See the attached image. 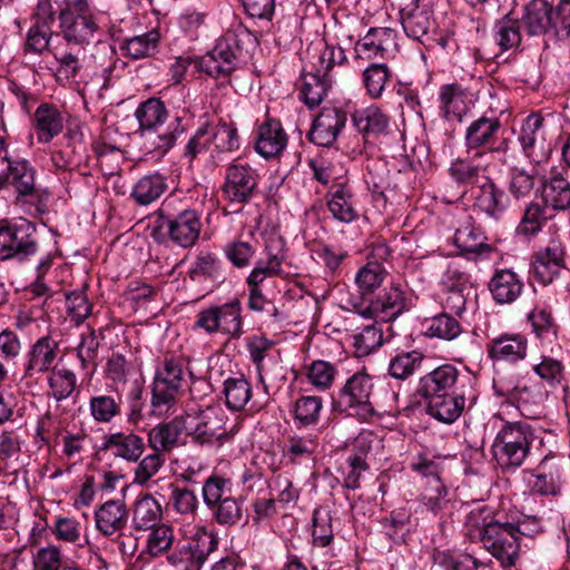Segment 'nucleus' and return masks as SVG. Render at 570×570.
I'll use <instances>...</instances> for the list:
<instances>
[{
    "instance_id": "473e14b6",
    "label": "nucleus",
    "mask_w": 570,
    "mask_h": 570,
    "mask_svg": "<svg viewBox=\"0 0 570 570\" xmlns=\"http://www.w3.org/2000/svg\"><path fill=\"white\" fill-rule=\"evenodd\" d=\"M553 7L548 0H531L524 8L522 23L531 36L552 33Z\"/></svg>"
},
{
    "instance_id": "b1692460",
    "label": "nucleus",
    "mask_w": 570,
    "mask_h": 570,
    "mask_svg": "<svg viewBox=\"0 0 570 570\" xmlns=\"http://www.w3.org/2000/svg\"><path fill=\"white\" fill-rule=\"evenodd\" d=\"M287 145V135L279 120L268 118L259 127L255 150L264 158L278 156Z\"/></svg>"
},
{
    "instance_id": "6e6552de",
    "label": "nucleus",
    "mask_w": 570,
    "mask_h": 570,
    "mask_svg": "<svg viewBox=\"0 0 570 570\" xmlns=\"http://www.w3.org/2000/svg\"><path fill=\"white\" fill-rule=\"evenodd\" d=\"M352 304L358 315L387 323L406 309V297L399 286L391 285L381 289L374 297Z\"/></svg>"
},
{
    "instance_id": "a878e982",
    "label": "nucleus",
    "mask_w": 570,
    "mask_h": 570,
    "mask_svg": "<svg viewBox=\"0 0 570 570\" xmlns=\"http://www.w3.org/2000/svg\"><path fill=\"white\" fill-rule=\"evenodd\" d=\"M238 66L239 61H237L235 53L225 51L217 45L212 51L200 58H197L195 61V67L199 71L205 72L215 79H222L223 82L225 80L228 81L230 75L238 68Z\"/></svg>"
},
{
    "instance_id": "49530a36",
    "label": "nucleus",
    "mask_w": 570,
    "mask_h": 570,
    "mask_svg": "<svg viewBox=\"0 0 570 570\" xmlns=\"http://www.w3.org/2000/svg\"><path fill=\"white\" fill-rule=\"evenodd\" d=\"M387 273L377 262H368L356 274L355 282L361 294V301L368 299L379 288Z\"/></svg>"
},
{
    "instance_id": "dca6fc26",
    "label": "nucleus",
    "mask_w": 570,
    "mask_h": 570,
    "mask_svg": "<svg viewBox=\"0 0 570 570\" xmlns=\"http://www.w3.org/2000/svg\"><path fill=\"white\" fill-rule=\"evenodd\" d=\"M101 450L115 459L136 463L145 452V441L130 430L112 432L104 436Z\"/></svg>"
},
{
    "instance_id": "774afa93",
    "label": "nucleus",
    "mask_w": 570,
    "mask_h": 570,
    "mask_svg": "<svg viewBox=\"0 0 570 570\" xmlns=\"http://www.w3.org/2000/svg\"><path fill=\"white\" fill-rule=\"evenodd\" d=\"M169 504L180 514H194L198 508L196 493L188 488L170 484Z\"/></svg>"
},
{
    "instance_id": "7c9ffc66",
    "label": "nucleus",
    "mask_w": 570,
    "mask_h": 570,
    "mask_svg": "<svg viewBox=\"0 0 570 570\" xmlns=\"http://www.w3.org/2000/svg\"><path fill=\"white\" fill-rule=\"evenodd\" d=\"M32 124L38 141L48 144L62 131L63 117L56 106L41 104L33 114Z\"/></svg>"
},
{
    "instance_id": "4be33fe9",
    "label": "nucleus",
    "mask_w": 570,
    "mask_h": 570,
    "mask_svg": "<svg viewBox=\"0 0 570 570\" xmlns=\"http://www.w3.org/2000/svg\"><path fill=\"white\" fill-rule=\"evenodd\" d=\"M487 353L494 362L514 364L525 358L528 341L520 334H502L487 344Z\"/></svg>"
},
{
    "instance_id": "de8ad7c7",
    "label": "nucleus",
    "mask_w": 570,
    "mask_h": 570,
    "mask_svg": "<svg viewBox=\"0 0 570 570\" xmlns=\"http://www.w3.org/2000/svg\"><path fill=\"white\" fill-rule=\"evenodd\" d=\"M165 178L159 174L141 177L135 185L131 197L139 205H149L158 199L166 190Z\"/></svg>"
},
{
    "instance_id": "423d86ee",
    "label": "nucleus",
    "mask_w": 570,
    "mask_h": 570,
    "mask_svg": "<svg viewBox=\"0 0 570 570\" xmlns=\"http://www.w3.org/2000/svg\"><path fill=\"white\" fill-rule=\"evenodd\" d=\"M185 383L184 362L166 357L156 372L153 384L151 406L155 413L166 414L177 401Z\"/></svg>"
},
{
    "instance_id": "e433bc0d",
    "label": "nucleus",
    "mask_w": 570,
    "mask_h": 570,
    "mask_svg": "<svg viewBox=\"0 0 570 570\" xmlns=\"http://www.w3.org/2000/svg\"><path fill=\"white\" fill-rule=\"evenodd\" d=\"M542 197L546 205L553 209L570 208V180L563 173H552L543 185Z\"/></svg>"
},
{
    "instance_id": "864d4df0",
    "label": "nucleus",
    "mask_w": 570,
    "mask_h": 570,
    "mask_svg": "<svg viewBox=\"0 0 570 570\" xmlns=\"http://www.w3.org/2000/svg\"><path fill=\"white\" fill-rule=\"evenodd\" d=\"M100 341L92 330L81 335V342L77 347V356L82 370L92 375L98 366Z\"/></svg>"
},
{
    "instance_id": "4d7b16f0",
    "label": "nucleus",
    "mask_w": 570,
    "mask_h": 570,
    "mask_svg": "<svg viewBox=\"0 0 570 570\" xmlns=\"http://www.w3.org/2000/svg\"><path fill=\"white\" fill-rule=\"evenodd\" d=\"M283 257L268 253L266 261L259 259L246 278L248 286L261 287L264 281L281 275Z\"/></svg>"
},
{
    "instance_id": "393cba45",
    "label": "nucleus",
    "mask_w": 570,
    "mask_h": 570,
    "mask_svg": "<svg viewBox=\"0 0 570 570\" xmlns=\"http://www.w3.org/2000/svg\"><path fill=\"white\" fill-rule=\"evenodd\" d=\"M8 161L7 173L2 178V186L11 187L19 197H29L37 194L35 169L24 159Z\"/></svg>"
},
{
    "instance_id": "bf43d9fd",
    "label": "nucleus",
    "mask_w": 570,
    "mask_h": 570,
    "mask_svg": "<svg viewBox=\"0 0 570 570\" xmlns=\"http://www.w3.org/2000/svg\"><path fill=\"white\" fill-rule=\"evenodd\" d=\"M426 332L430 336L451 341L461 333L460 323L449 314H440L428 321Z\"/></svg>"
},
{
    "instance_id": "052dcab7",
    "label": "nucleus",
    "mask_w": 570,
    "mask_h": 570,
    "mask_svg": "<svg viewBox=\"0 0 570 570\" xmlns=\"http://www.w3.org/2000/svg\"><path fill=\"white\" fill-rule=\"evenodd\" d=\"M533 333L542 341L551 342L557 336V324L550 311L535 307L528 316Z\"/></svg>"
},
{
    "instance_id": "aec40b11",
    "label": "nucleus",
    "mask_w": 570,
    "mask_h": 570,
    "mask_svg": "<svg viewBox=\"0 0 570 570\" xmlns=\"http://www.w3.org/2000/svg\"><path fill=\"white\" fill-rule=\"evenodd\" d=\"M346 122L344 111L335 107H325L315 118L309 131V140L318 146H332Z\"/></svg>"
},
{
    "instance_id": "ea45409f",
    "label": "nucleus",
    "mask_w": 570,
    "mask_h": 570,
    "mask_svg": "<svg viewBox=\"0 0 570 570\" xmlns=\"http://www.w3.org/2000/svg\"><path fill=\"white\" fill-rule=\"evenodd\" d=\"M140 129L159 131L166 122L168 112L165 104L158 98H149L141 102L135 111Z\"/></svg>"
},
{
    "instance_id": "f8f14e48",
    "label": "nucleus",
    "mask_w": 570,
    "mask_h": 570,
    "mask_svg": "<svg viewBox=\"0 0 570 570\" xmlns=\"http://www.w3.org/2000/svg\"><path fill=\"white\" fill-rule=\"evenodd\" d=\"M563 268H566L564 247L559 240L552 239L546 247L533 254L530 274L534 281L547 286L559 277Z\"/></svg>"
},
{
    "instance_id": "2eb2a0df",
    "label": "nucleus",
    "mask_w": 570,
    "mask_h": 570,
    "mask_svg": "<svg viewBox=\"0 0 570 570\" xmlns=\"http://www.w3.org/2000/svg\"><path fill=\"white\" fill-rule=\"evenodd\" d=\"M401 22L410 38L420 41L426 49L434 48L430 32L434 31L435 22L431 10L417 4L409 6L401 11Z\"/></svg>"
},
{
    "instance_id": "1a4fd4ad",
    "label": "nucleus",
    "mask_w": 570,
    "mask_h": 570,
    "mask_svg": "<svg viewBox=\"0 0 570 570\" xmlns=\"http://www.w3.org/2000/svg\"><path fill=\"white\" fill-rule=\"evenodd\" d=\"M502 124L499 117L481 116L473 120L465 129L464 144L468 150H488L490 153H505L509 148L508 139L501 138Z\"/></svg>"
},
{
    "instance_id": "09e8293b",
    "label": "nucleus",
    "mask_w": 570,
    "mask_h": 570,
    "mask_svg": "<svg viewBox=\"0 0 570 570\" xmlns=\"http://www.w3.org/2000/svg\"><path fill=\"white\" fill-rule=\"evenodd\" d=\"M233 482L229 478H225L218 473L209 475L203 484V498L207 508L217 507L225 502V499L233 498Z\"/></svg>"
},
{
    "instance_id": "2f4dec72",
    "label": "nucleus",
    "mask_w": 570,
    "mask_h": 570,
    "mask_svg": "<svg viewBox=\"0 0 570 570\" xmlns=\"http://www.w3.org/2000/svg\"><path fill=\"white\" fill-rule=\"evenodd\" d=\"M394 43V33L390 28H371L355 45L356 57L364 60L383 58Z\"/></svg>"
},
{
    "instance_id": "39448f33",
    "label": "nucleus",
    "mask_w": 570,
    "mask_h": 570,
    "mask_svg": "<svg viewBox=\"0 0 570 570\" xmlns=\"http://www.w3.org/2000/svg\"><path fill=\"white\" fill-rule=\"evenodd\" d=\"M345 61L346 56L341 47L324 43L318 50L316 71L303 75L299 89V98L308 108L313 109L323 101L331 86L330 71Z\"/></svg>"
},
{
    "instance_id": "79ce46f5",
    "label": "nucleus",
    "mask_w": 570,
    "mask_h": 570,
    "mask_svg": "<svg viewBox=\"0 0 570 570\" xmlns=\"http://www.w3.org/2000/svg\"><path fill=\"white\" fill-rule=\"evenodd\" d=\"M465 91L459 85H445L440 91L441 109L449 120L460 121L466 112Z\"/></svg>"
},
{
    "instance_id": "5701e85b",
    "label": "nucleus",
    "mask_w": 570,
    "mask_h": 570,
    "mask_svg": "<svg viewBox=\"0 0 570 570\" xmlns=\"http://www.w3.org/2000/svg\"><path fill=\"white\" fill-rule=\"evenodd\" d=\"M425 399L429 400L426 412L435 420L445 424L455 422L461 416L465 406L463 391L433 394Z\"/></svg>"
},
{
    "instance_id": "9b49d317",
    "label": "nucleus",
    "mask_w": 570,
    "mask_h": 570,
    "mask_svg": "<svg viewBox=\"0 0 570 570\" xmlns=\"http://www.w3.org/2000/svg\"><path fill=\"white\" fill-rule=\"evenodd\" d=\"M258 181V175L247 164L234 161L226 168L225 181L222 187L223 196L229 203L246 204L253 197Z\"/></svg>"
},
{
    "instance_id": "3c124183",
    "label": "nucleus",
    "mask_w": 570,
    "mask_h": 570,
    "mask_svg": "<svg viewBox=\"0 0 570 570\" xmlns=\"http://www.w3.org/2000/svg\"><path fill=\"white\" fill-rule=\"evenodd\" d=\"M424 355L419 351L399 353L390 361L389 374L396 380L404 381L422 367Z\"/></svg>"
},
{
    "instance_id": "a211bd4d",
    "label": "nucleus",
    "mask_w": 570,
    "mask_h": 570,
    "mask_svg": "<svg viewBox=\"0 0 570 570\" xmlns=\"http://www.w3.org/2000/svg\"><path fill=\"white\" fill-rule=\"evenodd\" d=\"M469 381L468 375H460V371L452 364H443L425 374L420 380L417 392L423 397L433 394L449 393L450 390L459 391L458 384L464 386Z\"/></svg>"
},
{
    "instance_id": "a18cd8bd",
    "label": "nucleus",
    "mask_w": 570,
    "mask_h": 570,
    "mask_svg": "<svg viewBox=\"0 0 570 570\" xmlns=\"http://www.w3.org/2000/svg\"><path fill=\"white\" fill-rule=\"evenodd\" d=\"M226 406L232 411H243L252 399V384L243 376L228 377L224 382Z\"/></svg>"
},
{
    "instance_id": "f704fd0d",
    "label": "nucleus",
    "mask_w": 570,
    "mask_h": 570,
    "mask_svg": "<svg viewBox=\"0 0 570 570\" xmlns=\"http://www.w3.org/2000/svg\"><path fill=\"white\" fill-rule=\"evenodd\" d=\"M327 196V207L334 218L344 223H351L358 217L354 194L350 186L346 184L333 185Z\"/></svg>"
},
{
    "instance_id": "cd10ccee",
    "label": "nucleus",
    "mask_w": 570,
    "mask_h": 570,
    "mask_svg": "<svg viewBox=\"0 0 570 570\" xmlns=\"http://www.w3.org/2000/svg\"><path fill=\"white\" fill-rule=\"evenodd\" d=\"M523 282L512 269H497L489 282V291L498 304H511L515 302L522 291Z\"/></svg>"
},
{
    "instance_id": "c03bdc74",
    "label": "nucleus",
    "mask_w": 570,
    "mask_h": 570,
    "mask_svg": "<svg viewBox=\"0 0 570 570\" xmlns=\"http://www.w3.org/2000/svg\"><path fill=\"white\" fill-rule=\"evenodd\" d=\"M163 515L161 505L151 494L140 497L135 504L132 521L138 530L154 528Z\"/></svg>"
},
{
    "instance_id": "58836bf2",
    "label": "nucleus",
    "mask_w": 570,
    "mask_h": 570,
    "mask_svg": "<svg viewBox=\"0 0 570 570\" xmlns=\"http://www.w3.org/2000/svg\"><path fill=\"white\" fill-rule=\"evenodd\" d=\"M323 410L321 396L304 395L298 397L293 406V419L296 428H309L320 422Z\"/></svg>"
},
{
    "instance_id": "0e129e2a",
    "label": "nucleus",
    "mask_w": 570,
    "mask_h": 570,
    "mask_svg": "<svg viewBox=\"0 0 570 570\" xmlns=\"http://www.w3.org/2000/svg\"><path fill=\"white\" fill-rule=\"evenodd\" d=\"M313 542L317 547H327L334 538L332 517L328 510L316 509L313 515Z\"/></svg>"
},
{
    "instance_id": "ddd939ff",
    "label": "nucleus",
    "mask_w": 570,
    "mask_h": 570,
    "mask_svg": "<svg viewBox=\"0 0 570 570\" xmlns=\"http://www.w3.org/2000/svg\"><path fill=\"white\" fill-rule=\"evenodd\" d=\"M163 227L166 228L173 243L189 248L197 243L203 224L200 214L196 209L187 208L176 215L166 217Z\"/></svg>"
},
{
    "instance_id": "8fccbe9b",
    "label": "nucleus",
    "mask_w": 570,
    "mask_h": 570,
    "mask_svg": "<svg viewBox=\"0 0 570 570\" xmlns=\"http://www.w3.org/2000/svg\"><path fill=\"white\" fill-rule=\"evenodd\" d=\"M209 142L219 153L234 151L239 148L237 128L233 124H206Z\"/></svg>"
},
{
    "instance_id": "69168bd1",
    "label": "nucleus",
    "mask_w": 570,
    "mask_h": 570,
    "mask_svg": "<svg viewBox=\"0 0 570 570\" xmlns=\"http://www.w3.org/2000/svg\"><path fill=\"white\" fill-rule=\"evenodd\" d=\"M106 374L116 384H125L137 375V370L124 355L114 354L107 362Z\"/></svg>"
},
{
    "instance_id": "f3484780",
    "label": "nucleus",
    "mask_w": 570,
    "mask_h": 570,
    "mask_svg": "<svg viewBox=\"0 0 570 570\" xmlns=\"http://www.w3.org/2000/svg\"><path fill=\"white\" fill-rule=\"evenodd\" d=\"M546 119L540 114L529 115L522 124L519 140L527 157L534 163H540L547 156L549 148L546 146L547 130Z\"/></svg>"
},
{
    "instance_id": "37998d69",
    "label": "nucleus",
    "mask_w": 570,
    "mask_h": 570,
    "mask_svg": "<svg viewBox=\"0 0 570 570\" xmlns=\"http://www.w3.org/2000/svg\"><path fill=\"white\" fill-rule=\"evenodd\" d=\"M213 517L216 522L224 527H234L240 523H247L248 514L244 507L242 497L225 499V502L212 508Z\"/></svg>"
},
{
    "instance_id": "603ef678",
    "label": "nucleus",
    "mask_w": 570,
    "mask_h": 570,
    "mask_svg": "<svg viewBox=\"0 0 570 570\" xmlns=\"http://www.w3.org/2000/svg\"><path fill=\"white\" fill-rule=\"evenodd\" d=\"M89 409L92 419L98 423H110L121 411V399L111 395L90 397Z\"/></svg>"
},
{
    "instance_id": "13d9d810",
    "label": "nucleus",
    "mask_w": 570,
    "mask_h": 570,
    "mask_svg": "<svg viewBox=\"0 0 570 570\" xmlns=\"http://www.w3.org/2000/svg\"><path fill=\"white\" fill-rule=\"evenodd\" d=\"M337 368L334 364L316 360L313 361L307 368V380L320 391L328 390L335 380Z\"/></svg>"
},
{
    "instance_id": "e2e57ef3",
    "label": "nucleus",
    "mask_w": 570,
    "mask_h": 570,
    "mask_svg": "<svg viewBox=\"0 0 570 570\" xmlns=\"http://www.w3.org/2000/svg\"><path fill=\"white\" fill-rule=\"evenodd\" d=\"M495 40L505 51L515 48L521 42V33L518 20L505 17L495 26Z\"/></svg>"
},
{
    "instance_id": "a19ab883",
    "label": "nucleus",
    "mask_w": 570,
    "mask_h": 570,
    "mask_svg": "<svg viewBox=\"0 0 570 570\" xmlns=\"http://www.w3.org/2000/svg\"><path fill=\"white\" fill-rule=\"evenodd\" d=\"M159 40V32L151 30L144 35L126 39L120 46V50L125 56L135 60L148 58L157 52Z\"/></svg>"
},
{
    "instance_id": "338daca9",
    "label": "nucleus",
    "mask_w": 570,
    "mask_h": 570,
    "mask_svg": "<svg viewBox=\"0 0 570 570\" xmlns=\"http://www.w3.org/2000/svg\"><path fill=\"white\" fill-rule=\"evenodd\" d=\"M147 540V551L151 557H158L170 549L174 543V531L169 525L160 524L150 529Z\"/></svg>"
},
{
    "instance_id": "72a5a7b5",
    "label": "nucleus",
    "mask_w": 570,
    "mask_h": 570,
    "mask_svg": "<svg viewBox=\"0 0 570 570\" xmlns=\"http://www.w3.org/2000/svg\"><path fill=\"white\" fill-rule=\"evenodd\" d=\"M488 238L483 232L472 222H466L456 228L453 242L462 254L475 256L488 255L493 247L487 243Z\"/></svg>"
},
{
    "instance_id": "7ed1b4c3",
    "label": "nucleus",
    "mask_w": 570,
    "mask_h": 570,
    "mask_svg": "<svg viewBox=\"0 0 570 570\" xmlns=\"http://www.w3.org/2000/svg\"><path fill=\"white\" fill-rule=\"evenodd\" d=\"M61 33L65 41L82 51L85 47L95 41L99 32V24L89 6L88 0H67L59 12Z\"/></svg>"
},
{
    "instance_id": "9d476101",
    "label": "nucleus",
    "mask_w": 570,
    "mask_h": 570,
    "mask_svg": "<svg viewBox=\"0 0 570 570\" xmlns=\"http://www.w3.org/2000/svg\"><path fill=\"white\" fill-rule=\"evenodd\" d=\"M37 252L35 228L29 222L0 226V261L24 259Z\"/></svg>"
},
{
    "instance_id": "6e6d98bb",
    "label": "nucleus",
    "mask_w": 570,
    "mask_h": 570,
    "mask_svg": "<svg viewBox=\"0 0 570 570\" xmlns=\"http://www.w3.org/2000/svg\"><path fill=\"white\" fill-rule=\"evenodd\" d=\"M252 42V33L242 24H238L228 29L218 40L217 46H219V48L224 49L225 51L235 53L237 61L240 62L245 46Z\"/></svg>"
},
{
    "instance_id": "20e7f679",
    "label": "nucleus",
    "mask_w": 570,
    "mask_h": 570,
    "mask_svg": "<svg viewBox=\"0 0 570 570\" xmlns=\"http://www.w3.org/2000/svg\"><path fill=\"white\" fill-rule=\"evenodd\" d=\"M522 532L511 522L483 519L479 528V539L483 548L489 551L503 567L515 564L520 552Z\"/></svg>"
},
{
    "instance_id": "c756f323",
    "label": "nucleus",
    "mask_w": 570,
    "mask_h": 570,
    "mask_svg": "<svg viewBox=\"0 0 570 570\" xmlns=\"http://www.w3.org/2000/svg\"><path fill=\"white\" fill-rule=\"evenodd\" d=\"M186 419L189 421L187 425L190 426L187 434L193 435L202 444L218 440L225 433L223 421L213 409L202 411L198 416L187 414Z\"/></svg>"
},
{
    "instance_id": "4468645a",
    "label": "nucleus",
    "mask_w": 570,
    "mask_h": 570,
    "mask_svg": "<svg viewBox=\"0 0 570 570\" xmlns=\"http://www.w3.org/2000/svg\"><path fill=\"white\" fill-rule=\"evenodd\" d=\"M60 354L59 342L50 335L38 338L26 354L24 377L32 379L56 368Z\"/></svg>"
},
{
    "instance_id": "5fc2aeb1",
    "label": "nucleus",
    "mask_w": 570,
    "mask_h": 570,
    "mask_svg": "<svg viewBox=\"0 0 570 570\" xmlns=\"http://www.w3.org/2000/svg\"><path fill=\"white\" fill-rule=\"evenodd\" d=\"M48 374L50 393L57 401L65 400L71 395L77 381L76 375L71 370L56 367Z\"/></svg>"
},
{
    "instance_id": "4c0bfd02",
    "label": "nucleus",
    "mask_w": 570,
    "mask_h": 570,
    "mask_svg": "<svg viewBox=\"0 0 570 570\" xmlns=\"http://www.w3.org/2000/svg\"><path fill=\"white\" fill-rule=\"evenodd\" d=\"M188 554L189 568L199 570L209 554L217 549V539L204 529H197L188 544L184 548Z\"/></svg>"
},
{
    "instance_id": "f03ea898",
    "label": "nucleus",
    "mask_w": 570,
    "mask_h": 570,
    "mask_svg": "<svg viewBox=\"0 0 570 570\" xmlns=\"http://www.w3.org/2000/svg\"><path fill=\"white\" fill-rule=\"evenodd\" d=\"M373 389V380L367 373H354L336 393L332 394V411L361 422L372 421L376 415L371 401Z\"/></svg>"
},
{
    "instance_id": "f257e3e1",
    "label": "nucleus",
    "mask_w": 570,
    "mask_h": 570,
    "mask_svg": "<svg viewBox=\"0 0 570 570\" xmlns=\"http://www.w3.org/2000/svg\"><path fill=\"white\" fill-rule=\"evenodd\" d=\"M543 445V438L532 425L522 421H508L497 433L491 451L501 469L515 470L527 459L541 455Z\"/></svg>"
},
{
    "instance_id": "c9c22d12",
    "label": "nucleus",
    "mask_w": 570,
    "mask_h": 570,
    "mask_svg": "<svg viewBox=\"0 0 570 570\" xmlns=\"http://www.w3.org/2000/svg\"><path fill=\"white\" fill-rule=\"evenodd\" d=\"M352 121L364 140L384 134L389 127V117L376 106H370L353 112Z\"/></svg>"
},
{
    "instance_id": "0eeeda50",
    "label": "nucleus",
    "mask_w": 570,
    "mask_h": 570,
    "mask_svg": "<svg viewBox=\"0 0 570 570\" xmlns=\"http://www.w3.org/2000/svg\"><path fill=\"white\" fill-rule=\"evenodd\" d=\"M195 326L207 334L220 333L229 338H239L244 333L239 299L200 311Z\"/></svg>"
},
{
    "instance_id": "bb28decb",
    "label": "nucleus",
    "mask_w": 570,
    "mask_h": 570,
    "mask_svg": "<svg viewBox=\"0 0 570 570\" xmlns=\"http://www.w3.org/2000/svg\"><path fill=\"white\" fill-rule=\"evenodd\" d=\"M189 421L186 416H176L169 422L154 426L148 433L149 446L157 452H169L180 440L183 433L187 434Z\"/></svg>"
},
{
    "instance_id": "6ab92c4d",
    "label": "nucleus",
    "mask_w": 570,
    "mask_h": 570,
    "mask_svg": "<svg viewBox=\"0 0 570 570\" xmlns=\"http://www.w3.org/2000/svg\"><path fill=\"white\" fill-rule=\"evenodd\" d=\"M473 207L497 223L509 206V198L490 178L472 188Z\"/></svg>"
},
{
    "instance_id": "412c9836",
    "label": "nucleus",
    "mask_w": 570,
    "mask_h": 570,
    "mask_svg": "<svg viewBox=\"0 0 570 570\" xmlns=\"http://www.w3.org/2000/svg\"><path fill=\"white\" fill-rule=\"evenodd\" d=\"M547 392L540 384L515 386L508 394V401L514 404L527 419H539L546 409Z\"/></svg>"
},
{
    "instance_id": "680f3d73",
    "label": "nucleus",
    "mask_w": 570,
    "mask_h": 570,
    "mask_svg": "<svg viewBox=\"0 0 570 570\" xmlns=\"http://www.w3.org/2000/svg\"><path fill=\"white\" fill-rule=\"evenodd\" d=\"M389 77L390 70L385 63H373L367 67L363 72V82L367 94L372 98L381 97Z\"/></svg>"
},
{
    "instance_id": "c85d7f7f",
    "label": "nucleus",
    "mask_w": 570,
    "mask_h": 570,
    "mask_svg": "<svg viewBox=\"0 0 570 570\" xmlns=\"http://www.w3.org/2000/svg\"><path fill=\"white\" fill-rule=\"evenodd\" d=\"M127 520L128 512L121 500H108L95 512L96 528L106 537L120 532L126 527Z\"/></svg>"
}]
</instances>
